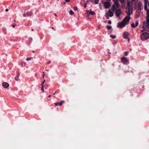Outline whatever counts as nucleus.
<instances>
[{
	"label": "nucleus",
	"instance_id": "nucleus-13",
	"mask_svg": "<svg viewBox=\"0 0 149 149\" xmlns=\"http://www.w3.org/2000/svg\"><path fill=\"white\" fill-rule=\"evenodd\" d=\"M108 13L110 17H112L113 15V13L110 10H109Z\"/></svg>",
	"mask_w": 149,
	"mask_h": 149
},
{
	"label": "nucleus",
	"instance_id": "nucleus-49",
	"mask_svg": "<svg viewBox=\"0 0 149 149\" xmlns=\"http://www.w3.org/2000/svg\"><path fill=\"white\" fill-rule=\"evenodd\" d=\"M56 92H54V93H53V94H54H54H56Z\"/></svg>",
	"mask_w": 149,
	"mask_h": 149
},
{
	"label": "nucleus",
	"instance_id": "nucleus-28",
	"mask_svg": "<svg viewBox=\"0 0 149 149\" xmlns=\"http://www.w3.org/2000/svg\"><path fill=\"white\" fill-rule=\"evenodd\" d=\"M45 79L44 81L41 83V85L42 86H43V84L45 83Z\"/></svg>",
	"mask_w": 149,
	"mask_h": 149
},
{
	"label": "nucleus",
	"instance_id": "nucleus-19",
	"mask_svg": "<svg viewBox=\"0 0 149 149\" xmlns=\"http://www.w3.org/2000/svg\"><path fill=\"white\" fill-rule=\"evenodd\" d=\"M111 26L110 25H107V26L106 27V28L108 29L109 30H110L111 29Z\"/></svg>",
	"mask_w": 149,
	"mask_h": 149
},
{
	"label": "nucleus",
	"instance_id": "nucleus-1",
	"mask_svg": "<svg viewBox=\"0 0 149 149\" xmlns=\"http://www.w3.org/2000/svg\"><path fill=\"white\" fill-rule=\"evenodd\" d=\"M142 40L144 41L149 38V34L147 32L143 33L141 36Z\"/></svg>",
	"mask_w": 149,
	"mask_h": 149
},
{
	"label": "nucleus",
	"instance_id": "nucleus-51",
	"mask_svg": "<svg viewBox=\"0 0 149 149\" xmlns=\"http://www.w3.org/2000/svg\"><path fill=\"white\" fill-rule=\"evenodd\" d=\"M32 52H33V53H34V52H35V51H32Z\"/></svg>",
	"mask_w": 149,
	"mask_h": 149
},
{
	"label": "nucleus",
	"instance_id": "nucleus-32",
	"mask_svg": "<svg viewBox=\"0 0 149 149\" xmlns=\"http://www.w3.org/2000/svg\"><path fill=\"white\" fill-rule=\"evenodd\" d=\"M108 23L109 24H111V21L110 20H109L108 21Z\"/></svg>",
	"mask_w": 149,
	"mask_h": 149
},
{
	"label": "nucleus",
	"instance_id": "nucleus-7",
	"mask_svg": "<svg viewBox=\"0 0 149 149\" xmlns=\"http://www.w3.org/2000/svg\"><path fill=\"white\" fill-rule=\"evenodd\" d=\"M104 6L106 8H109L111 6L110 3L108 2H105L104 3Z\"/></svg>",
	"mask_w": 149,
	"mask_h": 149
},
{
	"label": "nucleus",
	"instance_id": "nucleus-44",
	"mask_svg": "<svg viewBox=\"0 0 149 149\" xmlns=\"http://www.w3.org/2000/svg\"><path fill=\"white\" fill-rule=\"evenodd\" d=\"M127 38L128 39V42H129V41H130V39L129 38Z\"/></svg>",
	"mask_w": 149,
	"mask_h": 149
},
{
	"label": "nucleus",
	"instance_id": "nucleus-6",
	"mask_svg": "<svg viewBox=\"0 0 149 149\" xmlns=\"http://www.w3.org/2000/svg\"><path fill=\"white\" fill-rule=\"evenodd\" d=\"M122 62L123 63H126L128 62L127 59L125 57H122L121 58Z\"/></svg>",
	"mask_w": 149,
	"mask_h": 149
},
{
	"label": "nucleus",
	"instance_id": "nucleus-31",
	"mask_svg": "<svg viewBox=\"0 0 149 149\" xmlns=\"http://www.w3.org/2000/svg\"><path fill=\"white\" fill-rule=\"evenodd\" d=\"M74 9L77 10V7H75L74 8Z\"/></svg>",
	"mask_w": 149,
	"mask_h": 149
},
{
	"label": "nucleus",
	"instance_id": "nucleus-46",
	"mask_svg": "<svg viewBox=\"0 0 149 149\" xmlns=\"http://www.w3.org/2000/svg\"><path fill=\"white\" fill-rule=\"evenodd\" d=\"M107 17V19H109V17H108V16L107 17Z\"/></svg>",
	"mask_w": 149,
	"mask_h": 149
},
{
	"label": "nucleus",
	"instance_id": "nucleus-41",
	"mask_svg": "<svg viewBox=\"0 0 149 149\" xmlns=\"http://www.w3.org/2000/svg\"><path fill=\"white\" fill-rule=\"evenodd\" d=\"M42 76L43 77V78H44V74H42Z\"/></svg>",
	"mask_w": 149,
	"mask_h": 149
},
{
	"label": "nucleus",
	"instance_id": "nucleus-16",
	"mask_svg": "<svg viewBox=\"0 0 149 149\" xmlns=\"http://www.w3.org/2000/svg\"><path fill=\"white\" fill-rule=\"evenodd\" d=\"M114 5H115V6L116 5L117 7V8H119V7L120 6H119V4L118 3V1L115 2Z\"/></svg>",
	"mask_w": 149,
	"mask_h": 149
},
{
	"label": "nucleus",
	"instance_id": "nucleus-24",
	"mask_svg": "<svg viewBox=\"0 0 149 149\" xmlns=\"http://www.w3.org/2000/svg\"><path fill=\"white\" fill-rule=\"evenodd\" d=\"M110 37H111L112 39H114V38H116V37L115 36H113L112 35H111L110 36Z\"/></svg>",
	"mask_w": 149,
	"mask_h": 149
},
{
	"label": "nucleus",
	"instance_id": "nucleus-36",
	"mask_svg": "<svg viewBox=\"0 0 149 149\" xmlns=\"http://www.w3.org/2000/svg\"><path fill=\"white\" fill-rule=\"evenodd\" d=\"M70 0H65V1L66 2H68L70 1Z\"/></svg>",
	"mask_w": 149,
	"mask_h": 149
},
{
	"label": "nucleus",
	"instance_id": "nucleus-33",
	"mask_svg": "<svg viewBox=\"0 0 149 149\" xmlns=\"http://www.w3.org/2000/svg\"><path fill=\"white\" fill-rule=\"evenodd\" d=\"M87 4V3H86L85 4H84V7L85 8H86V7Z\"/></svg>",
	"mask_w": 149,
	"mask_h": 149
},
{
	"label": "nucleus",
	"instance_id": "nucleus-42",
	"mask_svg": "<svg viewBox=\"0 0 149 149\" xmlns=\"http://www.w3.org/2000/svg\"><path fill=\"white\" fill-rule=\"evenodd\" d=\"M50 62H48L47 63L48 64H50Z\"/></svg>",
	"mask_w": 149,
	"mask_h": 149
},
{
	"label": "nucleus",
	"instance_id": "nucleus-10",
	"mask_svg": "<svg viewBox=\"0 0 149 149\" xmlns=\"http://www.w3.org/2000/svg\"><path fill=\"white\" fill-rule=\"evenodd\" d=\"M139 23L138 21H137L136 22L135 25H134V23H133L131 24V26L132 27L135 28L138 26Z\"/></svg>",
	"mask_w": 149,
	"mask_h": 149
},
{
	"label": "nucleus",
	"instance_id": "nucleus-53",
	"mask_svg": "<svg viewBox=\"0 0 149 149\" xmlns=\"http://www.w3.org/2000/svg\"><path fill=\"white\" fill-rule=\"evenodd\" d=\"M107 1H111V0H106Z\"/></svg>",
	"mask_w": 149,
	"mask_h": 149
},
{
	"label": "nucleus",
	"instance_id": "nucleus-5",
	"mask_svg": "<svg viewBox=\"0 0 149 149\" xmlns=\"http://www.w3.org/2000/svg\"><path fill=\"white\" fill-rule=\"evenodd\" d=\"M130 19V17L129 16H127L124 18L123 21L126 24L129 22Z\"/></svg>",
	"mask_w": 149,
	"mask_h": 149
},
{
	"label": "nucleus",
	"instance_id": "nucleus-3",
	"mask_svg": "<svg viewBox=\"0 0 149 149\" xmlns=\"http://www.w3.org/2000/svg\"><path fill=\"white\" fill-rule=\"evenodd\" d=\"M125 23L123 21L121 22L118 23V26L121 28L124 27L125 26Z\"/></svg>",
	"mask_w": 149,
	"mask_h": 149
},
{
	"label": "nucleus",
	"instance_id": "nucleus-47",
	"mask_svg": "<svg viewBox=\"0 0 149 149\" xmlns=\"http://www.w3.org/2000/svg\"><path fill=\"white\" fill-rule=\"evenodd\" d=\"M31 30H32V31H34V29H31Z\"/></svg>",
	"mask_w": 149,
	"mask_h": 149
},
{
	"label": "nucleus",
	"instance_id": "nucleus-40",
	"mask_svg": "<svg viewBox=\"0 0 149 149\" xmlns=\"http://www.w3.org/2000/svg\"><path fill=\"white\" fill-rule=\"evenodd\" d=\"M144 31V29H143V30H142L141 31V32H143Z\"/></svg>",
	"mask_w": 149,
	"mask_h": 149
},
{
	"label": "nucleus",
	"instance_id": "nucleus-35",
	"mask_svg": "<svg viewBox=\"0 0 149 149\" xmlns=\"http://www.w3.org/2000/svg\"><path fill=\"white\" fill-rule=\"evenodd\" d=\"M89 1H91V2H92V1L91 0H87L86 1V3H87V2H88Z\"/></svg>",
	"mask_w": 149,
	"mask_h": 149
},
{
	"label": "nucleus",
	"instance_id": "nucleus-11",
	"mask_svg": "<svg viewBox=\"0 0 149 149\" xmlns=\"http://www.w3.org/2000/svg\"><path fill=\"white\" fill-rule=\"evenodd\" d=\"M129 33L127 32H125L124 33L123 38L125 39H127L128 35Z\"/></svg>",
	"mask_w": 149,
	"mask_h": 149
},
{
	"label": "nucleus",
	"instance_id": "nucleus-23",
	"mask_svg": "<svg viewBox=\"0 0 149 149\" xmlns=\"http://www.w3.org/2000/svg\"><path fill=\"white\" fill-rule=\"evenodd\" d=\"M128 54H129V52H127V51L125 52L124 53V55L126 56H127L128 55Z\"/></svg>",
	"mask_w": 149,
	"mask_h": 149
},
{
	"label": "nucleus",
	"instance_id": "nucleus-15",
	"mask_svg": "<svg viewBox=\"0 0 149 149\" xmlns=\"http://www.w3.org/2000/svg\"><path fill=\"white\" fill-rule=\"evenodd\" d=\"M147 4H148L146 3H144V9L145 10H148Z\"/></svg>",
	"mask_w": 149,
	"mask_h": 149
},
{
	"label": "nucleus",
	"instance_id": "nucleus-43",
	"mask_svg": "<svg viewBox=\"0 0 149 149\" xmlns=\"http://www.w3.org/2000/svg\"><path fill=\"white\" fill-rule=\"evenodd\" d=\"M141 6L140 5V4H139V8H140V7Z\"/></svg>",
	"mask_w": 149,
	"mask_h": 149
},
{
	"label": "nucleus",
	"instance_id": "nucleus-14",
	"mask_svg": "<svg viewBox=\"0 0 149 149\" xmlns=\"http://www.w3.org/2000/svg\"><path fill=\"white\" fill-rule=\"evenodd\" d=\"M117 7L115 5H114L113 6L112 8V10L113 11H114L116 10Z\"/></svg>",
	"mask_w": 149,
	"mask_h": 149
},
{
	"label": "nucleus",
	"instance_id": "nucleus-52",
	"mask_svg": "<svg viewBox=\"0 0 149 149\" xmlns=\"http://www.w3.org/2000/svg\"><path fill=\"white\" fill-rule=\"evenodd\" d=\"M54 15L56 16H57L56 14H55Z\"/></svg>",
	"mask_w": 149,
	"mask_h": 149
},
{
	"label": "nucleus",
	"instance_id": "nucleus-45",
	"mask_svg": "<svg viewBox=\"0 0 149 149\" xmlns=\"http://www.w3.org/2000/svg\"><path fill=\"white\" fill-rule=\"evenodd\" d=\"M51 95H49V96H48V97H51Z\"/></svg>",
	"mask_w": 149,
	"mask_h": 149
},
{
	"label": "nucleus",
	"instance_id": "nucleus-37",
	"mask_svg": "<svg viewBox=\"0 0 149 149\" xmlns=\"http://www.w3.org/2000/svg\"><path fill=\"white\" fill-rule=\"evenodd\" d=\"M8 9H7V8H6V9H5V11H6V12H8Z\"/></svg>",
	"mask_w": 149,
	"mask_h": 149
},
{
	"label": "nucleus",
	"instance_id": "nucleus-50",
	"mask_svg": "<svg viewBox=\"0 0 149 149\" xmlns=\"http://www.w3.org/2000/svg\"><path fill=\"white\" fill-rule=\"evenodd\" d=\"M42 73H43V74H45V72H43Z\"/></svg>",
	"mask_w": 149,
	"mask_h": 149
},
{
	"label": "nucleus",
	"instance_id": "nucleus-29",
	"mask_svg": "<svg viewBox=\"0 0 149 149\" xmlns=\"http://www.w3.org/2000/svg\"><path fill=\"white\" fill-rule=\"evenodd\" d=\"M41 90L43 92H44V89L43 86H42V87H41Z\"/></svg>",
	"mask_w": 149,
	"mask_h": 149
},
{
	"label": "nucleus",
	"instance_id": "nucleus-27",
	"mask_svg": "<svg viewBox=\"0 0 149 149\" xmlns=\"http://www.w3.org/2000/svg\"><path fill=\"white\" fill-rule=\"evenodd\" d=\"M120 2L122 3H124L125 0H119Z\"/></svg>",
	"mask_w": 149,
	"mask_h": 149
},
{
	"label": "nucleus",
	"instance_id": "nucleus-21",
	"mask_svg": "<svg viewBox=\"0 0 149 149\" xmlns=\"http://www.w3.org/2000/svg\"><path fill=\"white\" fill-rule=\"evenodd\" d=\"M127 6H128L127 8H131L130 3V2H127Z\"/></svg>",
	"mask_w": 149,
	"mask_h": 149
},
{
	"label": "nucleus",
	"instance_id": "nucleus-38",
	"mask_svg": "<svg viewBox=\"0 0 149 149\" xmlns=\"http://www.w3.org/2000/svg\"><path fill=\"white\" fill-rule=\"evenodd\" d=\"M15 25H12V26L13 28L15 27Z\"/></svg>",
	"mask_w": 149,
	"mask_h": 149
},
{
	"label": "nucleus",
	"instance_id": "nucleus-26",
	"mask_svg": "<svg viewBox=\"0 0 149 149\" xmlns=\"http://www.w3.org/2000/svg\"><path fill=\"white\" fill-rule=\"evenodd\" d=\"M32 58L31 57H29V58H26V60L27 61H29V60H31V59Z\"/></svg>",
	"mask_w": 149,
	"mask_h": 149
},
{
	"label": "nucleus",
	"instance_id": "nucleus-8",
	"mask_svg": "<svg viewBox=\"0 0 149 149\" xmlns=\"http://www.w3.org/2000/svg\"><path fill=\"white\" fill-rule=\"evenodd\" d=\"M147 10L146 14L147 16L146 17V19L147 20V23H148L149 22V10Z\"/></svg>",
	"mask_w": 149,
	"mask_h": 149
},
{
	"label": "nucleus",
	"instance_id": "nucleus-12",
	"mask_svg": "<svg viewBox=\"0 0 149 149\" xmlns=\"http://www.w3.org/2000/svg\"><path fill=\"white\" fill-rule=\"evenodd\" d=\"M63 104V102L61 101V102H57L56 103H55L54 104L56 106L58 105L59 106H61Z\"/></svg>",
	"mask_w": 149,
	"mask_h": 149
},
{
	"label": "nucleus",
	"instance_id": "nucleus-22",
	"mask_svg": "<svg viewBox=\"0 0 149 149\" xmlns=\"http://www.w3.org/2000/svg\"><path fill=\"white\" fill-rule=\"evenodd\" d=\"M94 3L96 4H97L99 3V0H94Z\"/></svg>",
	"mask_w": 149,
	"mask_h": 149
},
{
	"label": "nucleus",
	"instance_id": "nucleus-25",
	"mask_svg": "<svg viewBox=\"0 0 149 149\" xmlns=\"http://www.w3.org/2000/svg\"><path fill=\"white\" fill-rule=\"evenodd\" d=\"M70 13L71 15H73L74 14V13L73 12L72 10H70Z\"/></svg>",
	"mask_w": 149,
	"mask_h": 149
},
{
	"label": "nucleus",
	"instance_id": "nucleus-18",
	"mask_svg": "<svg viewBox=\"0 0 149 149\" xmlns=\"http://www.w3.org/2000/svg\"><path fill=\"white\" fill-rule=\"evenodd\" d=\"M89 13L92 15H94L95 14V13L93 11H90Z\"/></svg>",
	"mask_w": 149,
	"mask_h": 149
},
{
	"label": "nucleus",
	"instance_id": "nucleus-9",
	"mask_svg": "<svg viewBox=\"0 0 149 149\" xmlns=\"http://www.w3.org/2000/svg\"><path fill=\"white\" fill-rule=\"evenodd\" d=\"M2 86L5 88H7L9 87V84L7 83L4 82L2 83Z\"/></svg>",
	"mask_w": 149,
	"mask_h": 149
},
{
	"label": "nucleus",
	"instance_id": "nucleus-39",
	"mask_svg": "<svg viewBox=\"0 0 149 149\" xmlns=\"http://www.w3.org/2000/svg\"><path fill=\"white\" fill-rule=\"evenodd\" d=\"M115 2L118 1V0H113Z\"/></svg>",
	"mask_w": 149,
	"mask_h": 149
},
{
	"label": "nucleus",
	"instance_id": "nucleus-17",
	"mask_svg": "<svg viewBox=\"0 0 149 149\" xmlns=\"http://www.w3.org/2000/svg\"><path fill=\"white\" fill-rule=\"evenodd\" d=\"M17 77H16L15 79V80L17 81H18L19 80V74H17Z\"/></svg>",
	"mask_w": 149,
	"mask_h": 149
},
{
	"label": "nucleus",
	"instance_id": "nucleus-34",
	"mask_svg": "<svg viewBox=\"0 0 149 149\" xmlns=\"http://www.w3.org/2000/svg\"><path fill=\"white\" fill-rule=\"evenodd\" d=\"M24 13L23 14V16L24 17H25L26 16V14L25 13V11H24Z\"/></svg>",
	"mask_w": 149,
	"mask_h": 149
},
{
	"label": "nucleus",
	"instance_id": "nucleus-30",
	"mask_svg": "<svg viewBox=\"0 0 149 149\" xmlns=\"http://www.w3.org/2000/svg\"><path fill=\"white\" fill-rule=\"evenodd\" d=\"M148 0H144V3H147L148 4Z\"/></svg>",
	"mask_w": 149,
	"mask_h": 149
},
{
	"label": "nucleus",
	"instance_id": "nucleus-4",
	"mask_svg": "<svg viewBox=\"0 0 149 149\" xmlns=\"http://www.w3.org/2000/svg\"><path fill=\"white\" fill-rule=\"evenodd\" d=\"M116 15L117 17H118L121 14V10L120 9H116L115 12Z\"/></svg>",
	"mask_w": 149,
	"mask_h": 149
},
{
	"label": "nucleus",
	"instance_id": "nucleus-48",
	"mask_svg": "<svg viewBox=\"0 0 149 149\" xmlns=\"http://www.w3.org/2000/svg\"><path fill=\"white\" fill-rule=\"evenodd\" d=\"M51 28H52V29H54V27H51Z\"/></svg>",
	"mask_w": 149,
	"mask_h": 149
},
{
	"label": "nucleus",
	"instance_id": "nucleus-2",
	"mask_svg": "<svg viewBox=\"0 0 149 149\" xmlns=\"http://www.w3.org/2000/svg\"><path fill=\"white\" fill-rule=\"evenodd\" d=\"M125 12L129 16L132 13V10H131V8H127Z\"/></svg>",
	"mask_w": 149,
	"mask_h": 149
},
{
	"label": "nucleus",
	"instance_id": "nucleus-20",
	"mask_svg": "<svg viewBox=\"0 0 149 149\" xmlns=\"http://www.w3.org/2000/svg\"><path fill=\"white\" fill-rule=\"evenodd\" d=\"M32 13L30 12H28L26 13V15L27 16L31 15H32Z\"/></svg>",
	"mask_w": 149,
	"mask_h": 149
}]
</instances>
